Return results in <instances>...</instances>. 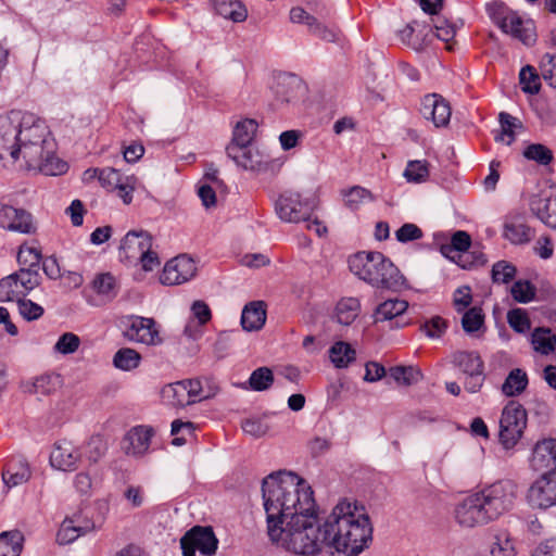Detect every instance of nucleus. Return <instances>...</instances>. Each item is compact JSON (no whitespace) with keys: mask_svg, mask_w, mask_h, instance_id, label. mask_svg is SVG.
<instances>
[{"mask_svg":"<svg viewBox=\"0 0 556 556\" xmlns=\"http://www.w3.org/2000/svg\"><path fill=\"white\" fill-rule=\"evenodd\" d=\"M257 134V122L253 118H243L235 124L232 139H254Z\"/></svg>","mask_w":556,"mask_h":556,"instance_id":"5fc2aeb1","label":"nucleus"},{"mask_svg":"<svg viewBox=\"0 0 556 556\" xmlns=\"http://www.w3.org/2000/svg\"><path fill=\"white\" fill-rule=\"evenodd\" d=\"M123 177L119 170L113 167H103L101 168L99 184L108 192H114Z\"/></svg>","mask_w":556,"mask_h":556,"instance_id":"e2e57ef3","label":"nucleus"},{"mask_svg":"<svg viewBox=\"0 0 556 556\" xmlns=\"http://www.w3.org/2000/svg\"><path fill=\"white\" fill-rule=\"evenodd\" d=\"M80 339L73 332L63 333L54 345V350L61 354H72L77 351Z\"/></svg>","mask_w":556,"mask_h":556,"instance_id":"680f3d73","label":"nucleus"},{"mask_svg":"<svg viewBox=\"0 0 556 556\" xmlns=\"http://www.w3.org/2000/svg\"><path fill=\"white\" fill-rule=\"evenodd\" d=\"M516 493L517 486L513 481L501 480L485 486L476 494L492 521L511 508Z\"/></svg>","mask_w":556,"mask_h":556,"instance_id":"20e7f679","label":"nucleus"},{"mask_svg":"<svg viewBox=\"0 0 556 556\" xmlns=\"http://www.w3.org/2000/svg\"><path fill=\"white\" fill-rule=\"evenodd\" d=\"M471 247L472 244L469 233L464 230H457L452 235L450 243L441 244L440 251L445 257L454 260V254H466Z\"/></svg>","mask_w":556,"mask_h":556,"instance_id":"cd10ccee","label":"nucleus"},{"mask_svg":"<svg viewBox=\"0 0 556 556\" xmlns=\"http://www.w3.org/2000/svg\"><path fill=\"white\" fill-rule=\"evenodd\" d=\"M138 179L134 175L124 176L122 180L116 186L114 192L117 193V197L122 199L124 204H130L132 201V192L136 189V185Z\"/></svg>","mask_w":556,"mask_h":556,"instance_id":"052dcab7","label":"nucleus"},{"mask_svg":"<svg viewBox=\"0 0 556 556\" xmlns=\"http://www.w3.org/2000/svg\"><path fill=\"white\" fill-rule=\"evenodd\" d=\"M92 289L98 295L108 300H112L117 295L116 280L110 273L98 274L92 280Z\"/></svg>","mask_w":556,"mask_h":556,"instance_id":"e433bc0d","label":"nucleus"},{"mask_svg":"<svg viewBox=\"0 0 556 556\" xmlns=\"http://www.w3.org/2000/svg\"><path fill=\"white\" fill-rule=\"evenodd\" d=\"M197 267L192 258L179 255L168 261L160 276V281L165 286H175L190 280L195 274Z\"/></svg>","mask_w":556,"mask_h":556,"instance_id":"dca6fc26","label":"nucleus"},{"mask_svg":"<svg viewBox=\"0 0 556 556\" xmlns=\"http://www.w3.org/2000/svg\"><path fill=\"white\" fill-rule=\"evenodd\" d=\"M3 138L13 139H47L51 135L46 121L30 112L12 111L7 117L0 118Z\"/></svg>","mask_w":556,"mask_h":556,"instance_id":"7ed1b4c3","label":"nucleus"},{"mask_svg":"<svg viewBox=\"0 0 556 556\" xmlns=\"http://www.w3.org/2000/svg\"><path fill=\"white\" fill-rule=\"evenodd\" d=\"M108 444L101 435H92L86 446V457L90 464H97L106 453Z\"/></svg>","mask_w":556,"mask_h":556,"instance_id":"3c124183","label":"nucleus"},{"mask_svg":"<svg viewBox=\"0 0 556 556\" xmlns=\"http://www.w3.org/2000/svg\"><path fill=\"white\" fill-rule=\"evenodd\" d=\"M533 508L547 509L556 505V469H551L535 480L527 494Z\"/></svg>","mask_w":556,"mask_h":556,"instance_id":"9d476101","label":"nucleus"},{"mask_svg":"<svg viewBox=\"0 0 556 556\" xmlns=\"http://www.w3.org/2000/svg\"><path fill=\"white\" fill-rule=\"evenodd\" d=\"M152 435L153 430L149 427L138 426L132 428L124 439L126 454L132 456L143 455L150 446Z\"/></svg>","mask_w":556,"mask_h":556,"instance_id":"4be33fe9","label":"nucleus"},{"mask_svg":"<svg viewBox=\"0 0 556 556\" xmlns=\"http://www.w3.org/2000/svg\"><path fill=\"white\" fill-rule=\"evenodd\" d=\"M79 459L80 453L67 441L55 443L50 454L51 466L63 471L75 470Z\"/></svg>","mask_w":556,"mask_h":556,"instance_id":"6ab92c4d","label":"nucleus"},{"mask_svg":"<svg viewBox=\"0 0 556 556\" xmlns=\"http://www.w3.org/2000/svg\"><path fill=\"white\" fill-rule=\"evenodd\" d=\"M403 175L408 182H424L429 176L428 163L419 160L409 161Z\"/></svg>","mask_w":556,"mask_h":556,"instance_id":"de8ad7c7","label":"nucleus"},{"mask_svg":"<svg viewBox=\"0 0 556 556\" xmlns=\"http://www.w3.org/2000/svg\"><path fill=\"white\" fill-rule=\"evenodd\" d=\"M60 376L55 374H46L37 377L27 391L39 395H48L54 392L60 387Z\"/></svg>","mask_w":556,"mask_h":556,"instance_id":"4c0bfd02","label":"nucleus"},{"mask_svg":"<svg viewBox=\"0 0 556 556\" xmlns=\"http://www.w3.org/2000/svg\"><path fill=\"white\" fill-rule=\"evenodd\" d=\"M516 549L507 533H500L491 546L492 556H515Z\"/></svg>","mask_w":556,"mask_h":556,"instance_id":"13d9d810","label":"nucleus"},{"mask_svg":"<svg viewBox=\"0 0 556 556\" xmlns=\"http://www.w3.org/2000/svg\"><path fill=\"white\" fill-rule=\"evenodd\" d=\"M528 383L527 372L520 368H515L509 371L502 384V392L508 397L518 396L527 389Z\"/></svg>","mask_w":556,"mask_h":556,"instance_id":"c85d7f7f","label":"nucleus"},{"mask_svg":"<svg viewBox=\"0 0 556 556\" xmlns=\"http://www.w3.org/2000/svg\"><path fill=\"white\" fill-rule=\"evenodd\" d=\"M454 518L462 528L468 529L491 521L476 493L465 497L455 506Z\"/></svg>","mask_w":556,"mask_h":556,"instance_id":"ddd939ff","label":"nucleus"},{"mask_svg":"<svg viewBox=\"0 0 556 556\" xmlns=\"http://www.w3.org/2000/svg\"><path fill=\"white\" fill-rule=\"evenodd\" d=\"M41 260L40 250L25 244L21 245L17 253V262L25 267H22L18 271L39 273Z\"/></svg>","mask_w":556,"mask_h":556,"instance_id":"c9c22d12","label":"nucleus"},{"mask_svg":"<svg viewBox=\"0 0 556 556\" xmlns=\"http://www.w3.org/2000/svg\"><path fill=\"white\" fill-rule=\"evenodd\" d=\"M349 264L354 275L374 288L397 292L405 286L404 276L381 252H357Z\"/></svg>","mask_w":556,"mask_h":556,"instance_id":"f03ea898","label":"nucleus"},{"mask_svg":"<svg viewBox=\"0 0 556 556\" xmlns=\"http://www.w3.org/2000/svg\"><path fill=\"white\" fill-rule=\"evenodd\" d=\"M262 494L269 540L289 553L317 556L328 547L358 556L372 542V525L363 505L342 500L320 519L312 488L293 472L267 476Z\"/></svg>","mask_w":556,"mask_h":556,"instance_id":"f257e3e1","label":"nucleus"},{"mask_svg":"<svg viewBox=\"0 0 556 556\" xmlns=\"http://www.w3.org/2000/svg\"><path fill=\"white\" fill-rule=\"evenodd\" d=\"M463 313L462 327L466 333H473L483 326L484 314L481 307L473 306Z\"/></svg>","mask_w":556,"mask_h":556,"instance_id":"49530a36","label":"nucleus"},{"mask_svg":"<svg viewBox=\"0 0 556 556\" xmlns=\"http://www.w3.org/2000/svg\"><path fill=\"white\" fill-rule=\"evenodd\" d=\"M308 33L326 42H336L340 37V29L334 24H325L317 18L309 27Z\"/></svg>","mask_w":556,"mask_h":556,"instance_id":"c03bdc74","label":"nucleus"},{"mask_svg":"<svg viewBox=\"0 0 556 556\" xmlns=\"http://www.w3.org/2000/svg\"><path fill=\"white\" fill-rule=\"evenodd\" d=\"M503 236L514 244H523L533 238L534 232L520 218H510L504 225Z\"/></svg>","mask_w":556,"mask_h":556,"instance_id":"bb28decb","label":"nucleus"},{"mask_svg":"<svg viewBox=\"0 0 556 556\" xmlns=\"http://www.w3.org/2000/svg\"><path fill=\"white\" fill-rule=\"evenodd\" d=\"M78 521L79 520L75 518H65L56 533V542L59 544H70L80 535H84L94 529V523L91 520H86L84 525H76Z\"/></svg>","mask_w":556,"mask_h":556,"instance_id":"5701e85b","label":"nucleus"},{"mask_svg":"<svg viewBox=\"0 0 556 556\" xmlns=\"http://www.w3.org/2000/svg\"><path fill=\"white\" fill-rule=\"evenodd\" d=\"M0 227L23 235L37 231V223L29 212L8 204H0Z\"/></svg>","mask_w":556,"mask_h":556,"instance_id":"4468645a","label":"nucleus"},{"mask_svg":"<svg viewBox=\"0 0 556 556\" xmlns=\"http://www.w3.org/2000/svg\"><path fill=\"white\" fill-rule=\"evenodd\" d=\"M329 357L337 368H345L356 358V351L350 343L338 341L329 350Z\"/></svg>","mask_w":556,"mask_h":556,"instance_id":"2f4dec72","label":"nucleus"},{"mask_svg":"<svg viewBox=\"0 0 556 556\" xmlns=\"http://www.w3.org/2000/svg\"><path fill=\"white\" fill-rule=\"evenodd\" d=\"M20 314L26 319V320H35L42 316L43 308L39 304L26 300L25 298L21 299L17 302Z\"/></svg>","mask_w":556,"mask_h":556,"instance_id":"774afa93","label":"nucleus"},{"mask_svg":"<svg viewBox=\"0 0 556 556\" xmlns=\"http://www.w3.org/2000/svg\"><path fill=\"white\" fill-rule=\"evenodd\" d=\"M498 121L503 136L514 138L515 136L520 135L523 129L521 121L506 112L500 113Z\"/></svg>","mask_w":556,"mask_h":556,"instance_id":"4d7b16f0","label":"nucleus"},{"mask_svg":"<svg viewBox=\"0 0 556 556\" xmlns=\"http://www.w3.org/2000/svg\"><path fill=\"white\" fill-rule=\"evenodd\" d=\"M152 248V237L149 232L130 230L124 237L121 250L124 257L129 261H137L142 253Z\"/></svg>","mask_w":556,"mask_h":556,"instance_id":"a211bd4d","label":"nucleus"},{"mask_svg":"<svg viewBox=\"0 0 556 556\" xmlns=\"http://www.w3.org/2000/svg\"><path fill=\"white\" fill-rule=\"evenodd\" d=\"M361 309L359 301L356 298H344L336 307L338 323L349 326L358 316Z\"/></svg>","mask_w":556,"mask_h":556,"instance_id":"f704fd0d","label":"nucleus"},{"mask_svg":"<svg viewBox=\"0 0 556 556\" xmlns=\"http://www.w3.org/2000/svg\"><path fill=\"white\" fill-rule=\"evenodd\" d=\"M390 376L399 383L410 386L417 383L421 378V371L414 366H395L390 368Z\"/></svg>","mask_w":556,"mask_h":556,"instance_id":"37998d69","label":"nucleus"},{"mask_svg":"<svg viewBox=\"0 0 556 556\" xmlns=\"http://www.w3.org/2000/svg\"><path fill=\"white\" fill-rule=\"evenodd\" d=\"M420 114L430 121L434 127H446L452 116V109L447 100L441 94L429 93L421 100Z\"/></svg>","mask_w":556,"mask_h":556,"instance_id":"2eb2a0df","label":"nucleus"},{"mask_svg":"<svg viewBox=\"0 0 556 556\" xmlns=\"http://www.w3.org/2000/svg\"><path fill=\"white\" fill-rule=\"evenodd\" d=\"M509 326L519 333H525L530 329V319L522 308H513L507 313Z\"/></svg>","mask_w":556,"mask_h":556,"instance_id":"bf43d9fd","label":"nucleus"},{"mask_svg":"<svg viewBox=\"0 0 556 556\" xmlns=\"http://www.w3.org/2000/svg\"><path fill=\"white\" fill-rule=\"evenodd\" d=\"M531 342L535 351L548 355L555 350L556 337L548 328H536L532 333Z\"/></svg>","mask_w":556,"mask_h":556,"instance_id":"a19ab883","label":"nucleus"},{"mask_svg":"<svg viewBox=\"0 0 556 556\" xmlns=\"http://www.w3.org/2000/svg\"><path fill=\"white\" fill-rule=\"evenodd\" d=\"M274 380L271 369L264 366L252 371L247 384L250 390L262 392L268 390L273 386Z\"/></svg>","mask_w":556,"mask_h":556,"instance_id":"58836bf2","label":"nucleus"},{"mask_svg":"<svg viewBox=\"0 0 556 556\" xmlns=\"http://www.w3.org/2000/svg\"><path fill=\"white\" fill-rule=\"evenodd\" d=\"M68 165L65 161L55 156L53 153L46 152V157L40 164L39 172L46 176H58L66 173Z\"/></svg>","mask_w":556,"mask_h":556,"instance_id":"09e8293b","label":"nucleus"},{"mask_svg":"<svg viewBox=\"0 0 556 556\" xmlns=\"http://www.w3.org/2000/svg\"><path fill=\"white\" fill-rule=\"evenodd\" d=\"M257 141H230L226 153L244 169L256 170L267 164L266 156L256 147Z\"/></svg>","mask_w":556,"mask_h":556,"instance_id":"f8f14e48","label":"nucleus"},{"mask_svg":"<svg viewBox=\"0 0 556 556\" xmlns=\"http://www.w3.org/2000/svg\"><path fill=\"white\" fill-rule=\"evenodd\" d=\"M432 28L434 29V35L442 41L447 43L446 49L452 50L451 40L456 35V27L454 24L450 23L444 16L437 15L431 17Z\"/></svg>","mask_w":556,"mask_h":556,"instance_id":"79ce46f5","label":"nucleus"},{"mask_svg":"<svg viewBox=\"0 0 556 556\" xmlns=\"http://www.w3.org/2000/svg\"><path fill=\"white\" fill-rule=\"evenodd\" d=\"M408 307L405 300L390 299L378 305L374 313L375 323L391 320L402 315Z\"/></svg>","mask_w":556,"mask_h":556,"instance_id":"7c9ffc66","label":"nucleus"},{"mask_svg":"<svg viewBox=\"0 0 556 556\" xmlns=\"http://www.w3.org/2000/svg\"><path fill=\"white\" fill-rule=\"evenodd\" d=\"M519 83L522 91L530 94H535L540 91L541 81L536 70L531 65H526L519 73Z\"/></svg>","mask_w":556,"mask_h":556,"instance_id":"a18cd8bd","label":"nucleus"},{"mask_svg":"<svg viewBox=\"0 0 556 556\" xmlns=\"http://www.w3.org/2000/svg\"><path fill=\"white\" fill-rule=\"evenodd\" d=\"M422 230L415 224L406 223L395 231V238L402 243L421 239Z\"/></svg>","mask_w":556,"mask_h":556,"instance_id":"338daca9","label":"nucleus"},{"mask_svg":"<svg viewBox=\"0 0 556 556\" xmlns=\"http://www.w3.org/2000/svg\"><path fill=\"white\" fill-rule=\"evenodd\" d=\"M217 13L235 23H240L247 20L248 10L238 0H220L216 4Z\"/></svg>","mask_w":556,"mask_h":556,"instance_id":"72a5a7b5","label":"nucleus"},{"mask_svg":"<svg viewBox=\"0 0 556 556\" xmlns=\"http://www.w3.org/2000/svg\"><path fill=\"white\" fill-rule=\"evenodd\" d=\"M278 217L287 223L308 220L313 210L308 201H302L298 192L286 191L275 203Z\"/></svg>","mask_w":556,"mask_h":556,"instance_id":"1a4fd4ad","label":"nucleus"},{"mask_svg":"<svg viewBox=\"0 0 556 556\" xmlns=\"http://www.w3.org/2000/svg\"><path fill=\"white\" fill-rule=\"evenodd\" d=\"M124 337L132 342L146 345L162 343L156 323L153 318L130 316L125 323Z\"/></svg>","mask_w":556,"mask_h":556,"instance_id":"9b49d317","label":"nucleus"},{"mask_svg":"<svg viewBox=\"0 0 556 556\" xmlns=\"http://www.w3.org/2000/svg\"><path fill=\"white\" fill-rule=\"evenodd\" d=\"M30 469L24 458L11 459L2 472L3 482L9 486H17L27 482L30 478Z\"/></svg>","mask_w":556,"mask_h":556,"instance_id":"393cba45","label":"nucleus"},{"mask_svg":"<svg viewBox=\"0 0 556 556\" xmlns=\"http://www.w3.org/2000/svg\"><path fill=\"white\" fill-rule=\"evenodd\" d=\"M515 301L529 303L535 298L536 288L529 280H517L510 289Z\"/></svg>","mask_w":556,"mask_h":556,"instance_id":"8fccbe9b","label":"nucleus"},{"mask_svg":"<svg viewBox=\"0 0 556 556\" xmlns=\"http://www.w3.org/2000/svg\"><path fill=\"white\" fill-rule=\"evenodd\" d=\"M345 204L351 208H357L361 203L366 200H371V193L369 190L354 186L344 192Z\"/></svg>","mask_w":556,"mask_h":556,"instance_id":"0e129e2a","label":"nucleus"},{"mask_svg":"<svg viewBox=\"0 0 556 556\" xmlns=\"http://www.w3.org/2000/svg\"><path fill=\"white\" fill-rule=\"evenodd\" d=\"M526 408L517 401H509L503 408L500 419V442L505 448L514 447L527 427Z\"/></svg>","mask_w":556,"mask_h":556,"instance_id":"39448f33","label":"nucleus"},{"mask_svg":"<svg viewBox=\"0 0 556 556\" xmlns=\"http://www.w3.org/2000/svg\"><path fill=\"white\" fill-rule=\"evenodd\" d=\"M516 267L506 261H498L492 267V280L495 283H508L516 276Z\"/></svg>","mask_w":556,"mask_h":556,"instance_id":"603ef678","label":"nucleus"},{"mask_svg":"<svg viewBox=\"0 0 556 556\" xmlns=\"http://www.w3.org/2000/svg\"><path fill=\"white\" fill-rule=\"evenodd\" d=\"M46 141H13L10 150L11 164H14L22 155L28 169H38L46 157L43 143Z\"/></svg>","mask_w":556,"mask_h":556,"instance_id":"f3484780","label":"nucleus"},{"mask_svg":"<svg viewBox=\"0 0 556 556\" xmlns=\"http://www.w3.org/2000/svg\"><path fill=\"white\" fill-rule=\"evenodd\" d=\"M452 364L465 376L484 370V362L473 351H457L452 355Z\"/></svg>","mask_w":556,"mask_h":556,"instance_id":"a878e982","label":"nucleus"},{"mask_svg":"<svg viewBox=\"0 0 556 556\" xmlns=\"http://www.w3.org/2000/svg\"><path fill=\"white\" fill-rule=\"evenodd\" d=\"M523 155L528 160L535 161L541 165H548L553 161L552 151L540 143H533L527 147L523 151Z\"/></svg>","mask_w":556,"mask_h":556,"instance_id":"6e6d98bb","label":"nucleus"},{"mask_svg":"<svg viewBox=\"0 0 556 556\" xmlns=\"http://www.w3.org/2000/svg\"><path fill=\"white\" fill-rule=\"evenodd\" d=\"M24 536L18 530L0 533V556H20Z\"/></svg>","mask_w":556,"mask_h":556,"instance_id":"473e14b6","label":"nucleus"},{"mask_svg":"<svg viewBox=\"0 0 556 556\" xmlns=\"http://www.w3.org/2000/svg\"><path fill=\"white\" fill-rule=\"evenodd\" d=\"M553 207L554 198L534 195L530 200L531 212L544 224L546 223V217L552 214Z\"/></svg>","mask_w":556,"mask_h":556,"instance_id":"864d4df0","label":"nucleus"},{"mask_svg":"<svg viewBox=\"0 0 556 556\" xmlns=\"http://www.w3.org/2000/svg\"><path fill=\"white\" fill-rule=\"evenodd\" d=\"M471 302L472 293L469 286H462L454 291L453 304L458 313L467 311Z\"/></svg>","mask_w":556,"mask_h":556,"instance_id":"69168bd1","label":"nucleus"},{"mask_svg":"<svg viewBox=\"0 0 556 556\" xmlns=\"http://www.w3.org/2000/svg\"><path fill=\"white\" fill-rule=\"evenodd\" d=\"M503 31L513 35L526 45L535 40L531 22H525L516 12L506 13L500 24Z\"/></svg>","mask_w":556,"mask_h":556,"instance_id":"aec40b11","label":"nucleus"},{"mask_svg":"<svg viewBox=\"0 0 556 556\" xmlns=\"http://www.w3.org/2000/svg\"><path fill=\"white\" fill-rule=\"evenodd\" d=\"M531 467L536 470L553 469L556 466V440L545 439L535 444L530 459Z\"/></svg>","mask_w":556,"mask_h":556,"instance_id":"412c9836","label":"nucleus"},{"mask_svg":"<svg viewBox=\"0 0 556 556\" xmlns=\"http://www.w3.org/2000/svg\"><path fill=\"white\" fill-rule=\"evenodd\" d=\"M182 556H195L199 551L204 556H214L218 547V540L212 527L194 526L180 539Z\"/></svg>","mask_w":556,"mask_h":556,"instance_id":"0eeeda50","label":"nucleus"},{"mask_svg":"<svg viewBox=\"0 0 556 556\" xmlns=\"http://www.w3.org/2000/svg\"><path fill=\"white\" fill-rule=\"evenodd\" d=\"M305 91L303 81L293 74L279 78L277 93L282 96V101L290 102Z\"/></svg>","mask_w":556,"mask_h":556,"instance_id":"c756f323","label":"nucleus"},{"mask_svg":"<svg viewBox=\"0 0 556 556\" xmlns=\"http://www.w3.org/2000/svg\"><path fill=\"white\" fill-rule=\"evenodd\" d=\"M39 273L16 271L0 280V302L20 301L40 285Z\"/></svg>","mask_w":556,"mask_h":556,"instance_id":"6e6552de","label":"nucleus"},{"mask_svg":"<svg viewBox=\"0 0 556 556\" xmlns=\"http://www.w3.org/2000/svg\"><path fill=\"white\" fill-rule=\"evenodd\" d=\"M140 361L141 355L130 348L119 349L113 357L114 366L124 371H129L137 368L140 364Z\"/></svg>","mask_w":556,"mask_h":556,"instance_id":"ea45409f","label":"nucleus"},{"mask_svg":"<svg viewBox=\"0 0 556 556\" xmlns=\"http://www.w3.org/2000/svg\"><path fill=\"white\" fill-rule=\"evenodd\" d=\"M266 321V305L263 301L247 304L241 314V326L245 331L260 330Z\"/></svg>","mask_w":556,"mask_h":556,"instance_id":"b1692460","label":"nucleus"},{"mask_svg":"<svg viewBox=\"0 0 556 556\" xmlns=\"http://www.w3.org/2000/svg\"><path fill=\"white\" fill-rule=\"evenodd\" d=\"M216 391L217 388L214 387L206 394H203V386L200 379H186L165 386L162 390V396L174 406L185 407L213 397Z\"/></svg>","mask_w":556,"mask_h":556,"instance_id":"423d86ee","label":"nucleus"}]
</instances>
